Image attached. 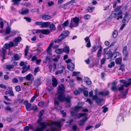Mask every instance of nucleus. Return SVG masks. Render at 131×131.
Here are the masks:
<instances>
[{"instance_id": "1", "label": "nucleus", "mask_w": 131, "mask_h": 131, "mask_svg": "<svg viewBox=\"0 0 131 131\" xmlns=\"http://www.w3.org/2000/svg\"><path fill=\"white\" fill-rule=\"evenodd\" d=\"M38 123L41 125V127L37 128L34 131H58L57 127L61 128V126L60 123L57 122L50 124L45 122H41V121L38 120Z\"/></svg>"}, {"instance_id": "2", "label": "nucleus", "mask_w": 131, "mask_h": 131, "mask_svg": "<svg viewBox=\"0 0 131 131\" xmlns=\"http://www.w3.org/2000/svg\"><path fill=\"white\" fill-rule=\"evenodd\" d=\"M120 8V7H118L115 10L112 12L110 17V18L111 19H113L117 16V20H119V19L122 18V12L121 11Z\"/></svg>"}, {"instance_id": "3", "label": "nucleus", "mask_w": 131, "mask_h": 131, "mask_svg": "<svg viewBox=\"0 0 131 131\" xmlns=\"http://www.w3.org/2000/svg\"><path fill=\"white\" fill-rule=\"evenodd\" d=\"M120 82H122L123 85H121V87L118 88V90H123L124 86L127 88L131 84V78L129 79L127 81L124 80H120Z\"/></svg>"}, {"instance_id": "4", "label": "nucleus", "mask_w": 131, "mask_h": 131, "mask_svg": "<svg viewBox=\"0 0 131 131\" xmlns=\"http://www.w3.org/2000/svg\"><path fill=\"white\" fill-rule=\"evenodd\" d=\"M71 98V96L69 95L65 97L64 94L58 96V98L60 101H65L66 103H70Z\"/></svg>"}, {"instance_id": "5", "label": "nucleus", "mask_w": 131, "mask_h": 131, "mask_svg": "<svg viewBox=\"0 0 131 131\" xmlns=\"http://www.w3.org/2000/svg\"><path fill=\"white\" fill-rule=\"evenodd\" d=\"M93 91H92L89 92V96L91 97H92L93 100L95 101L98 105L100 104L103 102V99L102 98H100L99 97L96 95H93Z\"/></svg>"}, {"instance_id": "6", "label": "nucleus", "mask_w": 131, "mask_h": 131, "mask_svg": "<svg viewBox=\"0 0 131 131\" xmlns=\"http://www.w3.org/2000/svg\"><path fill=\"white\" fill-rule=\"evenodd\" d=\"M79 18L77 17H75L71 19V21L69 26L71 28L74 27H76L79 25Z\"/></svg>"}, {"instance_id": "7", "label": "nucleus", "mask_w": 131, "mask_h": 131, "mask_svg": "<svg viewBox=\"0 0 131 131\" xmlns=\"http://www.w3.org/2000/svg\"><path fill=\"white\" fill-rule=\"evenodd\" d=\"M65 89V87L63 84L58 86V93L56 95L57 96V98L58 96H59L60 95H63L64 94Z\"/></svg>"}, {"instance_id": "8", "label": "nucleus", "mask_w": 131, "mask_h": 131, "mask_svg": "<svg viewBox=\"0 0 131 131\" xmlns=\"http://www.w3.org/2000/svg\"><path fill=\"white\" fill-rule=\"evenodd\" d=\"M131 17V15L129 13H126L122 21L124 23H128Z\"/></svg>"}, {"instance_id": "9", "label": "nucleus", "mask_w": 131, "mask_h": 131, "mask_svg": "<svg viewBox=\"0 0 131 131\" xmlns=\"http://www.w3.org/2000/svg\"><path fill=\"white\" fill-rule=\"evenodd\" d=\"M71 113L72 116L75 115L78 118H80L82 117L86 116V113H79L75 114L73 111H71Z\"/></svg>"}, {"instance_id": "10", "label": "nucleus", "mask_w": 131, "mask_h": 131, "mask_svg": "<svg viewBox=\"0 0 131 131\" xmlns=\"http://www.w3.org/2000/svg\"><path fill=\"white\" fill-rule=\"evenodd\" d=\"M26 78L28 81L30 80L31 83H32V81L34 79V77L33 75L30 73L27 75L26 76Z\"/></svg>"}, {"instance_id": "11", "label": "nucleus", "mask_w": 131, "mask_h": 131, "mask_svg": "<svg viewBox=\"0 0 131 131\" xmlns=\"http://www.w3.org/2000/svg\"><path fill=\"white\" fill-rule=\"evenodd\" d=\"M65 38L61 34L58 37V39H55L54 40L55 43H58L61 41L63 39Z\"/></svg>"}, {"instance_id": "12", "label": "nucleus", "mask_w": 131, "mask_h": 131, "mask_svg": "<svg viewBox=\"0 0 131 131\" xmlns=\"http://www.w3.org/2000/svg\"><path fill=\"white\" fill-rule=\"evenodd\" d=\"M51 31L49 29H40V33L44 35H48L50 33Z\"/></svg>"}, {"instance_id": "13", "label": "nucleus", "mask_w": 131, "mask_h": 131, "mask_svg": "<svg viewBox=\"0 0 131 131\" xmlns=\"http://www.w3.org/2000/svg\"><path fill=\"white\" fill-rule=\"evenodd\" d=\"M22 39L21 37L20 36L15 38L13 41L16 44L15 46H17L18 43L20 42Z\"/></svg>"}, {"instance_id": "14", "label": "nucleus", "mask_w": 131, "mask_h": 131, "mask_svg": "<svg viewBox=\"0 0 131 131\" xmlns=\"http://www.w3.org/2000/svg\"><path fill=\"white\" fill-rule=\"evenodd\" d=\"M67 68L69 70L72 71L74 69L75 66L74 64L71 63L67 65Z\"/></svg>"}, {"instance_id": "15", "label": "nucleus", "mask_w": 131, "mask_h": 131, "mask_svg": "<svg viewBox=\"0 0 131 131\" xmlns=\"http://www.w3.org/2000/svg\"><path fill=\"white\" fill-rule=\"evenodd\" d=\"M87 119V118L86 117L83 118L79 122V125L81 126H83Z\"/></svg>"}, {"instance_id": "16", "label": "nucleus", "mask_w": 131, "mask_h": 131, "mask_svg": "<svg viewBox=\"0 0 131 131\" xmlns=\"http://www.w3.org/2000/svg\"><path fill=\"white\" fill-rule=\"evenodd\" d=\"M30 68V66L28 65L27 67V66L25 65L22 68L23 70L21 71V73L23 74L24 73L27 72Z\"/></svg>"}, {"instance_id": "17", "label": "nucleus", "mask_w": 131, "mask_h": 131, "mask_svg": "<svg viewBox=\"0 0 131 131\" xmlns=\"http://www.w3.org/2000/svg\"><path fill=\"white\" fill-rule=\"evenodd\" d=\"M50 24V22L49 21L43 22L41 24V28H47L49 25Z\"/></svg>"}, {"instance_id": "18", "label": "nucleus", "mask_w": 131, "mask_h": 131, "mask_svg": "<svg viewBox=\"0 0 131 131\" xmlns=\"http://www.w3.org/2000/svg\"><path fill=\"white\" fill-rule=\"evenodd\" d=\"M59 102L56 101V99H54V104L55 106V108L58 110H60L61 109V107L59 106Z\"/></svg>"}, {"instance_id": "19", "label": "nucleus", "mask_w": 131, "mask_h": 131, "mask_svg": "<svg viewBox=\"0 0 131 131\" xmlns=\"http://www.w3.org/2000/svg\"><path fill=\"white\" fill-rule=\"evenodd\" d=\"M84 81L88 85H90L91 84V81L89 78L87 77H84Z\"/></svg>"}, {"instance_id": "20", "label": "nucleus", "mask_w": 131, "mask_h": 131, "mask_svg": "<svg viewBox=\"0 0 131 131\" xmlns=\"http://www.w3.org/2000/svg\"><path fill=\"white\" fill-rule=\"evenodd\" d=\"M123 53L124 56L128 55V53L127 51V46H125L123 48Z\"/></svg>"}, {"instance_id": "21", "label": "nucleus", "mask_w": 131, "mask_h": 131, "mask_svg": "<svg viewBox=\"0 0 131 131\" xmlns=\"http://www.w3.org/2000/svg\"><path fill=\"white\" fill-rule=\"evenodd\" d=\"M52 81V86L54 87H56L58 84V82L56 79L55 78H53Z\"/></svg>"}, {"instance_id": "22", "label": "nucleus", "mask_w": 131, "mask_h": 131, "mask_svg": "<svg viewBox=\"0 0 131 131\" xmlns=\"http://www.w3.org/2000/svg\"><path fill=\"white\" fill-rule=\"evenodd\" d=\"M112 85L111 88V89L113 91H115L117 89L116 85L117 83L115 82L112 83Z\"/></svg>"}, {"instance_id": "23", "label": "nucleus", "mask_w": 131, "mask_h": 131, "mask_svg": "<svg viewBox=\"0 0 131 131\" xmlns=\"http://www.w3.org/2000/svg\"><path fill=\"white\" fill-rule=\"evenodd\" d=\"M122 58L121 57L117 58L115 60L116 63L118 64H120L122 63Z\"/></svg>"}, {"instance_id": "24", "label": "nucleus", "mask_w": 131, "mask_h": 131, "mask_svg": "<svg viewBox=\"0 0 131 131\" xmlns=\"http://www.w3.org/2000/svg\"><path fill=\"white\" fill-rule=\"evenodd\" d=\"M102 46L100 47L97 53V57H101L102 54Z\"/></svg>"}, {"instance_id": "25", "label": "nucleus", "mask_w": 131, "mask_h": 131, "mask_svg": "<svg viewBox=\"0 0 131 131\" xmlns=\"http://www.w3.org/2000/svg\"><path fill=\"white\" fill-rule=\"evenodd\" d=\"M49 28L50 30L51 31L55 30L56 29L55 25L53 23L50 24Z\"/></svg>"}, {"instance_id": "26", "label": "nucleus", "mask_w": 131, "mask_h": 131, "mask_svg": "<svg viewBox=\"0 0 131 131\" xmlns=\"http://www.w3.org/2000/svg\"><path fill=\"white\" fill-rule=\"evenodd\" d=\"M69 34V31L67 30L65 31H63L61 34L64 37V38H66L68 36Z\"/></svg>"}, {"instance_id": "27", "label": "nucleus", "mask_w": 131, "mask_h": 131, "mask_svg": "<svg viewBox=\"0 0 131 131\" xmlns=\"http://www.w3.org/2000/svg\"><path fill=\"white\" fill-rule=\"evenodd\" d=\"M63 52L67 53H69L70 52V48L69 46H65L63 49Z\"/></svg>"}, {"instance_id": "28", "label": "nucleus", "mask_w": 131, "mask_h": 131, "mask_svg": "<svg viewBox=\"0 0 131 131\" xmlns=\"http://www.w3.org/2000/svg\"><path fill=\"white\" fill-rule=\"evenodd\" d=\"M52 18L51 16L48 15H42V18L44 20H47L50 19Z\"/></svg>"}, {"instance_id": "29", "label": "nucleus", "mask_w": 131, "mask_h": 131, "mask_svg": "<svg viewBox=\"0 0 131 131\" xmlns=\"http://www.w3.org/2000/svg\"><path fill=\"white\" fill-rule=\"evenodd\" d=\"M29 10L28 9H26L25 10H22L20 13L22 15L26 14L29 13Z\"/></svg>"}, {"instance_id": "30", "label": "nucleus", "mask_w": 131, "mask_h": 131, "mask_svg": "<svg viewBox=\"0 0 131 131\" xmlns=\"http://www.w3.org/2000/svg\"><path fill=\"white\" fill-rule=\"evenodd\" d=\"M11 28L10 27H7L6 29L5 34H8L10 33L11 32Z\"/></svg>"}, {"instance_id": "31", "label": "nucleus", "mask_w": 131, "mask_h": 131, "mask_svg": "<svg viewBox=\"0 0 131 131\" xmlns=\"http://www.w3.org/2000/svg\"><path fill=\"white\" fill-rule=\"evenodd\" d=\"M107 55H108V59H109V58H110L111 59V60L112 59V52L110 51H108L107 53H106Z\"/></svg>"}, {"instance_id": "32", "label": "nucleus", "mask_w": 131, "mask_h": 131, "mask_svg": "<svg viewBox=\"0 0 131 131\" xmlns=\"http://www.w3.org/2000/svg\"><path fill=\"white\" fill-rule=\"evenodd\" d=\"M31 104L29 103L26 106V108L27 110L28 111H30L31 110Z\"/></svg>"}, {"instance_id": "33", "label": "nucleus", "mask_w": 131, "mask_h": 131, "mask_svg": "<svg viewBox=\"0 0 131 131\" xmlns=\"http://www.w3.org/2000/svg\"><path fill=\"white\" fill-rule=\"evenodd\" d=\"M55 52L58 54H61L63 52V49H59L56 50L55 51Z\"/></svg>"}, {"instance_id": "34", "label": "nucleus", "mask_w": 131, "mask_h": 131, "mask_svg": "<svg viewBox=\"0 0 131 131\" xmlns=\"http://www.w3.org/2000/svg\"><path fill=\"white\" fill-rule=\"evenodd\" d=\"M128 89H127L125 91V92L124 93H123L122 95V98L125 99L126 98V95L128 93Z\"/></svg>"}, {"instance_id": "35", "label": "nucleus", "mask_w": 131, "mask_h": 131, "mask_svg": "<svg viewBox=\"0 0 131 131\" xmlns=\"http://www.w3.org/2000/svg\"><path fill=\"white\" fill-rule=\"evenodd\" d=\"M21 0H12V2L14 3L13 5H16L19 4V2H20Z\"/></svg>"}, {"instance_id": "36", "label": "nucleus", "mask_w": 131, "mask_h": 131, "mask_svg": "<svg viewBox=\"0 0 131 131\" xmlns=\"http://www.w3.org/2000/svg\"><path fill=\"white\" fill-rule=\"evenodd\" d=\"M32 33L33 35L38 33H40V29L33 30L32 31Z\"/></svg>"}, {"instance_id": "37", "label": "nucleus", "mask_w": 131, "mask_h": 131, "mask_svg": "<svg viewBox=\"0 0 131 131\" xmlns=\"http://www.w3.org/2000/svg\"><path fill=\"white\" fill-rule=\"evenodd\" d=\"M29 50V46H27L26 47V48L25 49V56H27V53L28 52Z\"/></svg>"}, {"instance_id": "38", "label": "nucleus", "mask_w": 131, "mask_h": 131, "mask_svg": "<svg viewBox=\"0 0 131 131\" xmlns=\"http://www.w3.org/2000/svg\"><path fill=\"white\" fill-rule=\"evenodd\" d=\"M118 35L117 31L115 30L113 32V36L114 38H116L117 37Z\"/></svg>"}, {"instance_id": "39", "label": "nucleus", "mask_w": 131, "mask_h": 131, "mask_svg": "<svg viewBox=\"0 0 131 131\" xmlns=\"http://www.w3.org/2000/svg\"><path fill=\"white\" fill-rule=\"evenodd\" d=\"M119 55V53L118 52H116L114 54H113L112 58L114 57V59L117 56H118Z\"/></svg>"}, {"instance_id": "40", "label": "nucleus", "mask_w": 131, "mask_h": 131, "mask_svg": "<svg viewBox=\"0 0 131 131\" xmlns=\"http://www.w3.org/2000/svg\"><path fill=\"white\" fill-rule=\"evenodd\" d=\"M14 66L13 65H8L6 66V68L9 70L14 68Z\"/></svg>"}, {"instance_id": "41", "label": "nucleus", "mask_w": 131, "mask_h": 131, "mask_svg": "<svg viewBox=\"0 0 131 131\" xmlns=\"http://www.w3.org/2000/svg\"><path fill=\"white\" fill-rule=\"evenodd\" d=\"M125 65L123 64H121L120 66V67L118 70H121L122 71H123L125 70Z\"/></svg>"}, {"instance_id": "42", "label": "nucleus", "mask_w": 131, "mask_h": 131, "mask_svg": "<svg viewBox=\"0 0 131 131\" xmlns=\"http://www.w3.org/2000/svg\"><path fill=\"white\" fill-rule=\"evenodd\" d=\"M34 84L35 85L37 86H39L41 84L40 81L39 80H37L36 81H35V82Z\"/></svg>"}, {"instance_id": "43", "label": "nucleus", "mask_w": 131, "mask_h": 131, "mask_svg": "<svg viewBox=\"0 0 131 131\" xmlns=\"http://www.w3.org/2000/svg\"><path fill=\"white\" fill-rule=\"evenodd\" d=\"M14 57L16 60H18L19 59V57L17 54H15L14 56Z\"/></svg>"}, {"instance_id": "44", "label": "nucleus", "mask_w": 131, "mask_h": 131, "mask_svg": "<svg viewBox=\"0 0 131 131\" xmlns=\"http://www.w3.org/2000/svg\"><path fill=\"white\" fill-rule=\"evenodd\" d=\"M99 48V46H94L93 47L92 50L93 52H95L96 50Z\"/></svg>"}, {"instance_id": "45", "label": "nucleus", "mask_w": 131, "mask_h": 131, "mask_svg": "<svg viewBox=\"0 0 131 131\" xmlns=\"http://www.w3.org/2000/svg\"><path fill=\"white\" fill-rule=\"evenodd\" d=\"M40 71L39 68L38 67L35 68L34 70V74L35 75L38 72Z\"/></svg>"}, {"instance_id": "46", "label": "nucleus", "mask_w": 131, "mask_h": 131, "mask_svg": "<svg viewBox=\"0 0 131 131\" xmlns=\"http://www.w3.org/2000/svg\"><path fill=\"white\" fill-rule=\"evenodd\" d=\"M68 20L66 21L63 24H62V25L63 26V27L64 28L66 26H67L68 25Z\"/></svg>"}, {"instance_id": "47", "label": "nucleus", "mask_w": 131, "mask_h": 131, "mask_svg": "<svg viewBox=\"0 0 131 131\" xmlns=\"http://www.w3.org/2000/svg\"><path fill=\"white\" fill-rule=\"evenodd\" d=\"M90 15H89L86 14L85 15L84 17V19H86V20H88L89 19L90 17Z\"/></svg>"}, {"instance_id": "48", "label": "nucleus", "mask_w": 131, "mask_h": 131, "mask_svg": "<svg viewBox=\"0 0 131 131\" xmlns=\"http://www.w3.org/2000/svg\"><path fill=\"white\" fill-rule=\"evenodd\" d=\"M44 113V111L43 110H41L39 113L38 115L39 117H41Z\"/></svg>"}, {"instance_id": "49", "label": "nucleus", "mask_w": 131, "mask_h": 131, "mask_svg": "<svg viewBox=\"0 0 131 131\" xmlns=\"http://www.w3.org/2000/svg\"><path fill=\"white\" fill-rule=\"evenodd\" d=\"M63 72V69L61 70H59L56 72L55 74H59L62 73Z\"/></svg>"}, {"instance_id": "50", "label": "nucleus", "mask_w": 131, "mask_h": 131, "mask_svg": "<svg viewBox=\"0 0 131 131\" xmlns=\"http://www.w3.org/2000/svg\"><path fill=\"white\" fill-rule=\"evenodd\" d=\"M47 53L49 55H51V48H48L47 50Z\"/></svg>"}, {"instance_id": "51", "label": "nucleus", "mask_w": 131, "mask_h": 131, "mask_svg": "<svg viewBox=\"0 0 131 131\" xmlns=\"http://www.w3.org/2000/svg\"><path fill=\"white\" fill-rule=\"evenodd\" d=\"M24 19H25L28 22H30L31 20V18L29 17H24Z\"/></svg>"}, {"instance_id": "52", "label": "nucleus", "mask_w": 131, "mask_h": 131, "mask_svg": "<svg viewBox=\"0 0 131 131\" xmlns=\"http://www.w3.org/2000/svg\"><path fill=\"white\" fill-rule=\"evenodd\" d=\"M2 20V19H0V28H3V26H4V23L3 21Z\"/></svg>"}, {"instance_id": "53", "label": "nucleus", "mask_w": 131, "mask_h": 131, "mask_svg": "<svg viewBox=\"0 0 131 131\" xmlns=\"http://www.w3.org/2000/svg\"><path fill=\"white\" fill-rule=\"evenodd\" d=\"M15 89L17 92L20 91L21 89L20 86L19 85H17L16 86L15 88Z\"/></svg>"}, {"instance_id": "54", "label": "nucleus", "mask_w": 131, "mask_h": 131, "mask_svg": "<svg viewBox=\"0 0 131 131\" xmlns=\"http://www.w3.org/2000/svg\"><path fill=\"white\" fill-rule=\"evenodd\" d=\"M115 65V63L114 62H112L110 64L108 65V67L109 68H112L113 66H114Z\"/></svg>"}, {"instance_id": "55", "label": "nucleus", "mask_w": 131, "mask_h": 131, "mask_svg": "<svg viewBox=\"0 0 131 131\" xmlns=\"http://www.w3.org/2000/svg\"><path fill=\"white\" fill-rule=\"evenodd\" d=\"M93 126L92 125L90 126L89 125L87 126L86 127V128L85 129V130H89L91 128H93Z\"/></svg>"}, {"instance_id": "56", "label": "nucleus", "mask_w": 131, "mask_h": 131, "mask_svg": "<svg viewBox=\"0 0 131 131\" xmlns=\"http://www.w3.org/2000/svg\"><path fill=\"white\" fill-rule=\"evenodd\" d=\"M4 47L6 49H9L10 48L9 44L7 43H6L4 45Z\"/></svg>"}, {"instance_id": "57", "label": "nucleus", "mask_w": 131, "mask_h": 131, "mask_svg": "<svg viewBox=\"0 0 131 131\" xmlns=\"http://www.w3.org/2000/svg\"><path fill=\"white\" fill-rule=\"evenodd\" d=\"M5 109L7 111H10L12 108L9 106H7L5 108Z\"/></svg>"}, {"instance_id": "58", "label": "nucleus", "mask_w": 131, "mask_h": 131, "mask_svg": "<svg viewBox=\"0 0 131 131\" xmlns=\"http://www.w3.org/2000/svg\"><path fill=\"white\" fill-rule=\"evenodd\" d=\"M77 128L78 127L76 125H74L72 126V129L74 131H76Z\"/></svg>"}, {"instance_id": "59", "label": "nucleus", "mask_w": 131, "mask_h": 131, "mask_svg": "<svg viewBox=\"0 0 131 131\" xmlns=\"http://www.w3.org/2000/svg\"><path fill=\"white\" fill-rule=\"evenodd\" d=\"M12 81L14 83H17L18 82V80L16 78H14L12 80Z\"/></svg>"}, {"instance_id": "60", "label": "nucleus", "mask_w": 131, "mask_h": 131, "mask_svg": "<svg viewBox=\"0 0 131 131\" xmlns=\"http://www.w3.org/2000/svg\"><path fill=\"white\" fill-rule=\"evenodd\" d=\"M87 42L86 47L88 48L90 47L91 46L90 40H88Z\"/></svg>"}, {"instance_id": "61", "label": "nucleus", "mask_w": 131, "mask_h": 131, "mask_svg": "<svg viewBox=\"0 0 131 131\" xmlns=\"http://www.w3.org/2000/svg\"><path fill=\"white\" fill-rule=\"evenodd\" d=\"M105 60L106 59L104 58H103L101 60V65H103L104 63Z\"/></svg>"}, {"instance_id": "62", "label": "nucleus", "mask_w": 131, "mask_h": 131, "mask_svg": "<svg viewBox=\"0 0 131 131\" xmlns=\"http://www.w3.org/2000/svg\"><path fill=\"white\" fill-rule=\"evenodd\" d=\"M54 4V2L52 1H51L50 2H48L47 3V4H48V6H51L53 5Z\"/></svg>"}, {"instance_id": "63", "label": "nucleus", "mask_w": 131, "mask_h": 131, "mask_svg": "<svg viewBox=\"0 0 131 131\" xmlns=\"http://www.w3.org/2000/svg\"><path fill=\"white\" fill-rule=\"evenodd\" d=\"M124 57L123 58V60L124 61H126L128 58V55H124Z\"/></svg>"}, {"instance_id": "64", "label": "nucleus", "mask_w": 131, "mask_h": 131, "mask_svg": "<svg viewBox=\"0 0 131 131\" xmlns=\"http://www.w3.org/2000/svg\"><path fill=\"white\" fill-rule=\"evenodd\" d=\"M88 91L86 90L84 91L83 94L85 96H87L88 95Z\"/></svg>"}]
</instances>
